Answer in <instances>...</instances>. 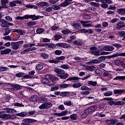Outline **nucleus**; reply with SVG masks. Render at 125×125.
<instances>
[{"mask_svg": "<svg viewBox=\"0 0 125 125\" xmlns=\"http://www.w3.org/2000/svg\"><path fill=\"white\" fill-rule=\"evenodd\" d=\"M38 6H46L47 5V3L46 2H40L38 3Z\"/></svg>", "mask_w": 125, "mask_h": 125, "instance_id": "obj_43", "label": "nucleus"}, {"mask_svg": "<svg viewBox=\"0 0 125 125\" xmlns=\"http://www.w3.org/2000/svg\"><path fill=\"white\" fill-rule=\"evenodd\" d=\"M23 123L21 124V125H31L30 123L27 121L26 119H24L22 120Z\"/></svg>", "mask_w": 125, "mask_h": 125, "instance_id": "obj_51", "label": "nucleus"}, {"mask_svg": "<svg viewBox=\"0 0 125 125\" xmlns=\"http://www.w3.org/2000/svg\"><path fill=\"white\" fill-rule=\"evenodd\" d=\"M68 86H69V85L68 84H65V83H63V84H61L60 85V87L61 88H67V87H68Z\"/></svg>", "mask_w": 125, "mask_h": 125, "instance_id": "obj_61", "label": "nucleus"}, {"mask_svg": "<svg viewBox=\"0 0 125 125\" xmlns=\"http://www.w3.org/2000/svg\"><path fill=\"white\" fill-rule=\"evenodd\" d=\"M9 2V0H1V4L2 6H7L6 5L7 3Z\"/></svg>", "mask_w": 125, "mask_h": 125, "instance_id": "obj_34", "label": "nucleus"}, {"mask_svg": "<svg viewBox=\"0 0 125 125\" xmlns=\"http://www.w3.org/2000/svg\"><path fill=\"white\" fill-rule=\"evenodd\" d=\"M62 69H64L65 70H68L70 68V66L68 64H62L60 66Z\"/></svg>", "mask_w": 125, "mask_h": 125, "instance_id": "obj_46", "label": "nucleus"}, {"mask_svg": "<svg viewBox=\"0 0 125 125\" xmlns=\"http://www.w3.org/2000/svg\"><path fill=\"white\" fill-rule=\"evenodd\" d=\"M105 123L108 125H114L118 123V120L116 119L106 120L105 121Z\"/></svg>", "mask_w": 125, "mask_h": 125, "instance_id": "obj_14", "label": "nucleus"}, {"mask_svg": "<svg viewBox=\"0 0 125 125\" xmlns=\"http://www.w3.org/2000/svg\"><path fill=\"white\" fill-rule=\"evenodd\" d=\"M91 52L94 55H95L96 56H98L99 55H107V54H109V52H105V51H102V50H96V47H92L90 48ZM102 51V52H100V51ZM100 52V54L99 53Z\"/></svg>", "mask_w": 125, "mask_h": 125, "instance_id": "obj_5", "label": "nucleus"}, {"mask_svg": "<svg viewBox=\"0 0 125 125\" xmlns=\"http://www.w3.org/2000/svg\"><path fill=\"white\" fill-rule=\"evenodd\" d=\"M54 53L56 55H61V54H62V51L60 50H56L55 51Z\"/></svg>", "mask_w": 125, "mask_h": 125, "instance_id": "obj_64", "label": "nucleus"}, {"mask_svg": "<svg viewBox=\"0 0 125 125\" xmlns=\"http://www.w3.org/2000/svg\"><path fill=\"white\" fill-rule=\"evenodd\" d=\"M4 110H5V112H6V113H15L16 112V110L15 109L13 108H4Z\"/></svg>", "mask_w": 125, "mask_h": 125, "instance_id": "obj_24", "label": "nucleus"}, {"mask_svg": "<svg viewBox=\"0 0 125 125\" xmlns=\"http://www.w3.org/2000/svg\"><path fill=\"white\" fill-rule=\"evenodd\" d=\"M48 46L49 48H55L56 47V45L52 43H45V44H42V45H40V46Z\"/></svg>", "mask_w": 125, "mask_h": 125, "instance_id": "obj_20", "label": "nucleus"}, {"mask_svg": "<svg viewBox=\"0 0 125 125\" xmlns=\"http://www.w3.org/2000/svg\"><path fill=\"white\" fill-rule=\"evenodd\" d=\"M62 34H63V35H69V34H71L72 33V31L70 30L69 29H64L62 31Z\"/></svg>", "mask_w": 125, "mask_h": 125, "instance_id": "obj_28", "label": "nucleus"}, {"mask_svg": "<svg viewBox=\"0 0 125 125\" xmlns=\"http://www.w3.org/2000/svg\"><path fill=\"white\" fill-rule=\"evenodd\" d=\"M40 100V98L38 95H34L32 96L30 98H29V101H39Z\"/></svg>", "mask_w": 125, "mask_h": 125, "instance_id": "obj_19", "label": "nucleus"}, {"mask_svg": "<svg viewBox=\"0 0 125 125\" xmlns=\"http://www.w3.org/2000/svg\"><path fill=\"white\" fill-rule=\"evenodd\" d=\"M43 68V65L42 63H40L36 65V69L37 70H42Z\"/></svg>", "mask_w": 125, "mask_h": 125, "instance_id": "obj_40", "label": "nucleus"}, {"mask_svg": "<svg viewBox=\"0 0 125 125\" xmlns=\"http://www.w3.org/2000/svg\"><path fill=\"white\" fill-rule=\"evenodd\" d=\"M44 32V29L43 28H38L36 30L37 34H42Z\"/></svg>", "mask_w": 125, "mask_h": 125, "instance_id": "obj_47", "label": "nucleus"}, {"mask_svg": "<svg viewBox=\"0 0 125 125\" xmlns=\"http://www.w3.org/2000/svg\"><path fill=\"white\" fill-rule=\"evenodd\" d=\"M7 86H8L9 87H11L10 88V89L12 91H16V90H20V89H22V86H20V85L18 84H12L11 83H8L7 84Z\"/></svg>", "mask_w": 125, "mask_h": 125, "instance_id": "obj_8", "label": "nucleus"}, {"mask_svg": "<svg viewBox=\"0 0 125 125\" xmlns=\"http://www.w3.org/2000/svg\"><path fill=\"white\" fill-rule=\"evenodd\" d=\"M11 31V30L8 27L5 28V32L3 34L4 36H8Z\"/></svg>", "mask_w": 125, "mask_h": 125, "instance_id": "obj_35", "label": "nucleus"}, {"mask_svg": "<svg viewBox=\"0 0 125 125\" xmlns=\"http://www.w3.org/2000/svg\"><path fill=\"white\" fill-rule=\"evenodd\" d=\"M0 22H1V26L3 28H7L8 27V21H7L3 19L0 20Z\"/></svg>", "mask_w": 125, "mask_h": 125, "instance_id": "obj_18", "label": "nucleus"}, {"mask_svg": "<svg viewBox=\"0 0 125 125\" xmlns=\"http://www.w3.org/2000/svg\"><path fill=\"white\" fill-rule=\"evenodd\" d=\"M73 60H75V61L74 62L75 63H77L78 62H80L81 60H82V59L81 58V57H74L73 58Z\"/></svg>", "mask_w": 125, "mask_h": 125, "instance_id": "obj_41", "label": "nucleus"}, {"mask_svg": "<svg viewBox=\"0 0 125 125\" xmlns=\"http://www.w3.org/2000/svg\"><path fill=\"white\" fill-rule=\"evenodd\" d=\"M15 118L14 115H10L5 113V111L0 112V119L3 120H13Z\"/></svg>", "mask_w": 125, "mask_h": 125, "instance_id": "obj_6", "label": "nucleus"}, {"mask_svg": "<svg viewBox=\"0 0 125 125\" xmlns=\"http://www.w3.org/2000/svg\"><path fill=\"white\" fill-rule=\"evenodd\" d=\"M66 115H68V111L67 110L63 111L61 113H54V116H58V117H63L66 116Z\"/></svg>", "mask_w": 125, "mask_h": 125, "instance_id": "obj_17", "label": "nucleus"}, {"mask_svg": "<svg viewBox=\"0 0 125 125\" xmlns=\"http://www.w3.org/2000/svg\"><path fill=\"white\" fill-rule=\"evenodd\" d=\"M71 25L73 27L74 29H75L76 30L81 29V25L79 23H72Z\"/></svg>", "mask_w": 125, "mask_h": 125, "instance_id": "obj_23", "label": "nucleus"}, {"mask_svg": "<svg viewBox=\"0 0 125 125\" xmlns=\"http://www.w3.org/2000/svg\"><path fill=\"white\" fill-rule=\"evenodd\" d=\"M72 1H73V0H65L64 1L60 4V5L61 7H65V6H68V5L71 4Z\"/></svg>", "mask_w": 125, "mask_h": 125, "instance_id": "obj_12", "label": "nucleus"}, {"mask_svg": "<svg viewBox=\"0 0 125 125\" xmlns=\"http://www.w3.org/2000/svg\"><path fill=\"white\" fill-rule=\"evenodd\" d=\"M118 35L120 36V37L124 38V37H125V31H119L118 32Z\"/></svg>", "mask_w": 125, "mask_h": 125, "instance_id": "obj_58", "label": "nucleus"}, {"mask_svg": "<svg viewBox=\"0 0 125 125\" xmlns=\"http://www.w3.org/2000/svg\"><path fill=\"white\" fill-rule=\"evenodd\" d=\"M102 73H103V72H102L100 69H97L95 72V73L96 75H98V76H101L102 75Z\"/></svg>", "mask_w": 125, "mask_h": 125, "instance_id": "obj_60", "label": "nucleus"}, {"mask_svg": "<svg viewBox=\"0 0 125 125\" xmlns=\"http://www.w3.org/2000/svg\"><path fill=\"white\" fill-rule=\"evenodd\" d=\"M54 72L58 74V75H59L58 76L60 77V78L61 79H62V80H65V79H67V78L69 77V74L67 73H66L64 75V74H65V71L60 68H55Z\"/></svg>", "mask_w": 125, "mask_h": 125, "instance_id": "obj_4", "label": "nucleus"}, {"mask_svg": "<svg viewBox=\"0 0 125 125\" xmlns=\"http://www.w3.org/2000/svg\"><path fill=\"white\" fill-rule=\"evenodd\" d=\"M125 102L124 101H118L116 102L115 103V105H124Z\"/></svg>", "mask_w": 125, "mask_h": 125, "instance_id": "obj_63", "label": "nucleus"}, {"mask_svg": "<svg viewBox=\"0 0 125 125\" xmlns=\"http://www.w3.org/2000/svg\"><path fill=\"white\" fill-rule=\"evenodd\" d=\"M69 117L71 120H72L73 121H76L78 118V115H77V114H71Z\"/></svg>", "mask_w": 125, "mask_h": 125, "instance_id": "obj_31", "label": "nucleus"}, {"mask_svg": "<svg viewBox=\"0 0 125 125\" xmlns=\"http://www.w3.org/2000/svg\"><path fill=\"white\" fill-rule=\"evenodd\" d=\"M41 18H43V16H36V15H25L23 17L18 16L16 17L17 20H23V19H32V20H38Z\"/></svg>", "mask_w": 125, "mask_h": 125, "instance_id": "obj_2", "label": "nucleus"}, {"mask_svg": "<svg viewBox=\"0 0 125 125\" xmlns=\"http://www.w3.org/2000/svg\"><path fill=\"white\" fill-rule=\"evenodd\" d=\"M16 115L18 117H21L22 118L25 117V116H27V112H21L20 113H17Z\"/></svg>", "mask_w": 125, "mask_h": 125, "instance_id": "obj_29", "label": "nucleus"}, {"mask_svg": "<svg viewBox=\"0 0 125 125\" xmlns=\"http://www.w3.org/2000/svg\"><path fill=\"white\" fill-rule=\"evenodd\" d=\"M23 43H24V41H19L18 42H12L11 43V46L13 49L17 50V49H18Z\"/></svg>", "mask_w": 125, "mask_h": 125, "instance_id": "obj_7", "label": "nucleus"}, {"mask_svg": "<svg viewBox=\"0 0 125 125\" xmlns=\"http://www.w3.org/2000/svg\"><path fill=\"white\" fill-rule=\"evenodd\" d=\"M89 64H99L97 59L91 60L89 62Z\"/></svg>", "mask_w": 125, "mask_h": 125, "instance_id": "obj_39", "label": "nucleus"}, {"mask_svg": "<svg viewBox=\"0 0 125 125\" xmlns=\"http://www.w3.org/2000/svg\"><path fill=\"white\" fill-rule=\"evenodd\" d=\"M9 70V68L6 67H0V72H6Z\"/></svg>", "mask_w": 125, "mask_h": 125, "instance_id": "obj_42", "label": "nucleus"}, {"mask_svg": "<svg viewBox=\"0 0 125 125\" xmlns=\"http://www.w3.org/2000/svg\"><path fill=\"white\" fill-rule=\"evenodd\" d=\"M49 80L53 82H55V81H56V78L52 75L48 74L45 76V78H42L41 79V82L42 83H44L47 85H53L54 84L51 83Z\"/></svg>", "mask_w": 125, "mask_h": 125, "instance_id": "obj_1", "label": "nucleus"}, {"mask_svg": "<svg viewBox=\"0 0 125 125\" xmlns=\"http://www.w3.org/2000/svg\"><path fill=\"white\" fill-rule=\"evenodd\" d=\"M65 57L64 56H60L59 57H57L56 59L58 61V63H59V62H60V61L61 60H64V59H65Z\"/></svg>", "mask_w": 125, "mask_h": 125, "instance_id": "obj_54", "label": "nucleus"}, {"mask_svg": "<svg viewBox=\"0 0 125 125\" xmlns=\"http://www.w3.org/2000/svg\"><path fill=\"white\" fill-rule=\"evenodd\" d=\"M104 96H106V97L111 96V95H113V91H108L105 92L104 93Z\"/></svg>", "mask_w": 125, "mask_h": 125, "instance_id": "obj_30", "label": "nucleus"}, {"mask_svg": "<svg viewBox=\"0 0 125 125\" xmlns=\"http://www.w3.org/2000/svg\"><path fill=\"white\" fill-rule=\"evenodd\" d=\"M105 59H106V57H105V56H101L100 58H98L97 59V60L99 64L100 63H101V62H103V61H104Z\"/></svg>", "mask_w": 125, "mask_h": 125, "instance_id": "obj_33", "label": "nucleus"}, {"mask_svg": "<svg viewBox=\"0 0 125 125\" xmlns=\"http://www.w3.org/2000/svg\"><path fill=\"white\" fill-rule=\"evenodd\" d=\"M27 26L28 27H31V26H33L34 25H36L37 22L36 21H30L29 22H27Z\"/></svg>", "mask_w": 125, "mask_h": 125, "instance_id": "obj_48", "label": "nucleus"}, {"mask_svg": "<svg viewBox=\"0 0 125 125\" xmlns=\"http://www.w3.org/2000/svg\"><path fill=\"white\" fill-rule=\"evenodd\" d=\"M61 5H60V4L59 5H54L53 6V9H54V10H59V9L61 8Z\"/></svg>", "mask_w": 125, "mask_h": 125, "instance_id": "obj_49", "label": "nucleus"}, {"mask_svg": "<svg viewBox=\"0 0 125 125\" xmlns=\"http://www.w3.org/2000/svg\"><path fill=\"white\" fill-rule=\"evenodd\" d=\"M94 66H86V70L88 71H91V72H93L94 71Z\"/></svg>", "mask_w": 125, "mask_h": 125, "instance_id": "obj_38", "label": "nucleus"}, {"mask_svg": "<svg viewBox=\"0 0 125 125\" xmlns=\"http://www.w3.org/2000/svg\"><path fill=\"white\" fill-rule=\"evenodd\" d=\"M80 23L82 24L83 27H92V24L90 23H89V21H81Z\"/></svg>", "mask_w": 125, "mask_h": 125, "instance_id": "obj_15", "label": "nucleus"}, {"mask_svg": "<svg viewBox=\"0 0 125 125\" xmlns=\"http://www.w3.org/2000/svg\"><path fill=\"white\" fill-rule=\"evenodd\" d=\"M114 49H115L114 46L111 45H107L104 47L102 49V51H103V50H104L105 51H113Z\"/></svg>", "mask_w": 125, "mask_h": 125, "instance_id": "obj_13", "label": "nucleus"}, {"mask_svg": "<svg viewBox=\"0 0 125 125\" xmlns=\"http://www.w3.org/2000/svg\"><path fill=\"white\" fill-rule=\"evenodd\" d=\"M81 90H91V89L86 86H83L81 87Z\"/></svg>", "mask_w": 125, "mask_h": 125, "instance_id": "obj_59", "label": "nucleus"}, {"mask_svg": "<svg viewBox=\"0 0 125 125\" xmlns=\"http://www.w3.org/2000/svg\"><path fill=\"white\" fill-rule=\"evenodd\" d=\"M52 106V104L51 103L45 102L39 106V108L41 110H42L43 109H48V108H50Z\"/></svg>", "mask_w": 125, "mask_h": 125, "instance_id": "obj_9", "label": "nucleus"}, {"mask_svg": "<svg viewBox=\"0 0 125 125\" xmlns=\"http://www.w3.org/2000/svg\"><path fill=\"white\" fill-rule=\"evenodd\" d=\"M87 83L88 84H89V85H92V86L95 87L97 84V82H93L91 81H88Z\"/></svg>", "mask_w": 125, "mask_h": 125, "instance_id": "obj_36", "label": "nucleus"}, {"mask_svg": "<svg viewBox=\"0 0 125 125\" xmlns=\"http://www.w3.org/2000/svg\"><path fill=\"white\" fill-rule=\"evenodd\" d=\"M63 104L66 106H71L72 105V102H71V101L66 100L64 102Z\"/></svg>", "mask_w": 125, "mask_h": 125, "instance_id": "obj_53", "label": "nucleus"}, {"mask_svg": "<svg viewBox=\"0 0 125 125\" xmlns=\"http://www.w3.org/2000/svg\"><path fill=\"white\" fill-rule=\"evenodd\" d=\"M26 120H27V122L29 123V124H32V123H36V122H38L37 120H36L35 119H31L28 118H26Z\"/></svg>", "mask_w": 125, "mask_h": 125, "instance_id": "obj_57", "label": "nucleus"}, {"mask_svg": "<svg viewBox=\"0 0 125 125\" xmlns=\"http://www.w3.org/2000/svg\"><path fill=\"white\" fill-rule=\"evenodd\" d=\"M113 92L114 94H122V93L125 92V89L124 90H114Z\"/></svg>", "mask_w": 125, "mask_h": 125, "instance_id": "obj_25", "label": "nucleus"}, {"mask_svg": "<svg viewBox=\"0 0 125 125\" xmlns=\"http://www.w3.org/2000/svg\"><path fill=\"white\" fill-rule=\"evenodd\" d=\"M103 75L104 77L108 78V80H111L112 79V74H111L110 73H109V71L106 70H104Z\"/></svg>", "mask_w": 125, "mask_h": 125, "instance_id": "obj_16", "label": "nucleus"}, {"mask_svg": "<svg viewBox=\"0 0 125 125\" xmlns=\"http://www.w3.org/2000/svg\"><path fill=\"white\" fill-rule=\"evenodd\" d=\"M81 78L78 77H71L67 79V81H78V80H80Z\"/></svg>", "mask_w": 125, "mask_h": 125, "instance_id": "obj_56", "label": "nucleus"}, {"mask_svg": "<svg viewBox=\"0 0 125 125\" xmlns=\"http://www.w3.org/2000/svg\"><path fill=\"white\" fill-rule=\"evenodd\" d=\"M40 101H41L42 103H43V102H47L48 100L45 96H42L40 97Z\"/></svg>", "mask_w": 125, "mask_h": 125, "instance_id": "obj_32", "label": "nucleus"}, {"mask_svg": "<svg viewBox=\"0 0 125 125\" xmlns=\"http://www.w3.org/2000/svg\"><path fill=\"white\" fill-rule=\"evenodd\" d=\"M62 38V36L60 35H56L54 37V41H59L60 39Z\"/></svg>", "mask_w": 125, "mask_h": 125, "instance_id": "obj_44", "label": "nucleus"}, {"mask_svg": "<svg viewBox=\"0 0 125 125\" xmlns=\"http://www.w3.org/2000/svg\"><path fill=\"white\" fill-rule=\"evenodd\" d=\"M13 33H18V34H20L21 36H23V35L25 34V31L21 29H14L13 30Z\"/></svg>", "mask_w": 125, "mask_h": 125, "instance_id": "obj_22", "label": "nucleus"}, {"mask_svg": "<svg viewBox=\"0 0 125 125\" xmlns=\"http://www.w3.org/2000/svg\"><path fill=\"white\" fill-rule=\"evenodd\" d=\"M49 63H54V64H58V61H57V59L51 60L48 61Z\"/></svg>", "mask_w": 125, "mask_h": 125, "instance_id": "obj_62", "label": "nucleus"}, {"mask_svg": "<svg viewBox=\"0 0 125 125\" xmlns=\"http://www.w3.org/2000/svg\"><path fill=\"white\" fill-rule=\"evenodd\" d=\"M17 4H19L20 5H22V1L19 0H15L12 1H11L9 3L10 7H14L15 6H17Z\"/></svg>", "mask_w": 125, "mask_h": 125, "instance_id": "obj_10", "label": "nucleus"}, {"mask_svg": "<svg viewBox=\"0 0 125 125\" xmlns=\"http://www.w3.org/2000/svg\"><path fill=\"white\" fill-rule=\"evenodd\" d=\"M101 7L102 8H108V4L105 2H102V4H101Z\"/></svg>", "mask_w": 125, "mask_h": 125, "instance_id": "obj_52", "label": "nucleus"}, {"mask_svg": "<svg viewBox=\"0 0 125 125\" xmlns=\"http://www.w3.org/2000/svg\"><path fill=\"white\" fill-rule=\"evenodd\" d=\"M81 86H82V83H74L72 85L73 88H79V87H81Z\"/></svg>", "mask_w": 125, "mask_h": 125, "instance_id": "obj_37", "label": "nucleus"}, {"mask_svg": "<svg viewBox=\"0 0 125 125\" xmlns=\"http://www.w3.org/2000/svg\"><path fill=\"white\" fill-rule=\"evenodd\" d=\"M90 4H91L92 6H95L96 7H99V6H100V4H99V3H96L94 2H90Z\"/></svg>", "mask_w": 125, "mask_h": 125, "instance_id": "obj_50", "label": "nucleus"}, {"mask_svg": "<svg viewBox=\"0 0 125 125\" xmlns=\"http://www.w3.org/2000/svg\"><path fill=\"white\" fill-rule=\"evenodd\" d=\"M125 23L123 21H120L118 22L116 24V29L117 30H121V29H123V28H125Z\"/></svg>", "mask_w": 125, "mask_h": 125, "instance_id": "obj_11", "label": "nucleus"}, {"mask_svg": "<svg viewBox=\"0 0 125 125\" xmlns=\"http://www.w3.org/2000/svg\"><path fill=\"white\" fill-rule=\"evenodd\" d=\"M97 109V106L95 105H92L88 108L82 115L81 118L82 119H85L88 116V114L93 113Z\"/></svg>", "mask_w": 125, "mask_h": 125, "instance_id": "obj_3", "label": "nucleus"}, {"mask_svg": "<svg viewBox=\"0 0 125 125\" xmlns=\"http://www.w3.org/2000/svg\"><path fill=\"white\" fill-rule=\"evenodd\" d=\"M114 80L116 81H121V80H125V76H117Z\"/></svg>", "mask_w": 125, "mask_h": 125, "instance_id": "obj_45", "label": "nucleus"}, {"mask_svg": "<svg viewBox=\"0 0 125 125\" xmlns=\"http://www.w3.org/2000/svg\"><path fill=\"white\" fill-rule=\"evenodd\" d=\"M117 12L119 14L121 15H125V8H120L117 9Z\"/></svg>", "mask_w": 125, "mask_h": 125, "instance_id": "obj_27", "label": "nucleus"}, {"mask_svg": "<svg viewBox=\"0 0 125 125\" xmlns=\"http://www.w3.org/2000/svg\"><path fill=\"white\" fill-rule=\"evenodd\" d=\"M73 43L75 44V45L81 46L83 45V41H82V40L74 41L73 42Z\"/></svg>", "mask_w": 125, "mask_h": 125, "instance_id": "obj_26", "label": "nucleus"}, {"mask_svg": "<svg viewBox=\"0 0 125 125\" xmlns=\"http://www.w3.org/2000/svg\"><path fill=\"white\" fill-rule=\"evenodd\" d=\"M62 47L63 48H70L71 45L67 43H62Z\"/></svg>", "mask_w": 125, "mask_h": 125, "instance_id": "obj_55", "label": "nucleus"}, {"mask_svg": "<svg viewBox=\"0 0 125 125\" xmlns=\"http://www.w3.org/2000/svg\"><path fill=\"white\" fill-rule=\"evenodd\" d=\"M12 50L10 48H6L4 50H1L0 53L1 54H9L10 52H11Z\"/></svg>", "mask_w": 125, "mask_h": 125, "instance_id": "obj_21", "label": "nucleus"}]
</instances>
